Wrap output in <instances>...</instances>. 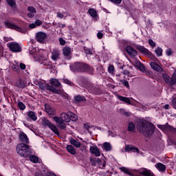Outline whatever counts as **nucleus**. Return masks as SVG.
<instances>
[{
  "mask_svg": "<svg viewBox=\"0 0 176 176\" xmlns=\"http://www.w3.org/2000/svg\"><path fill=\"white\" fill-rule=\"evenodd\" d=\"M138 129L141 133L146 135H151V134H153V131H155L153 124L141 119L138 120Z\"/></svg>",
  "mask_w": 176,
  "mask_h": 176,
  "instance_id": "obj_1",
  "label": "nucleus"
},
{
  "mask_svg": "<svg viewBox=\"0 0 176 176\" xmlns=\"http://www.w3.org/2000/svg\"><path fill=\"white\" fill-rule=\"evenodd\" d=\"M70 69L73 72L78 71L79 72H87V74H93L94 69L87 64L76 63L70 65Z\"/></svg>",
  "mask_w": 176,
  "mask_h": 176,
  "instance_id": "obj_2",
  "label": "nucleus"
},
{
  "mask_svg": "<svg viewBox=\"0 0 176 176\" xmlns=\"http://www.w3.org/2000/svg\"><path fill=\"white\" fill-rule=\"evenodd\" d=\"M16 152L22 157H29L31 155V148L24 143H21L16 146Z\"/></svg>",
  "mask_w": 176,
  "mask_h": 176,
  "instance_id": "obj_3",
  "label": "nucleus"
},
{
  "mask_svg": "<svg viewBox=\"0 0 176 176\" xmlns=\"http://www.w3.org/2000/svg\"><path fill=\"white\" fill-rule=\"evenodd\" d=\"M41 124L45 127H49L52 130V131H53V133L56 134V135H60V132L58 131L57 126L50 122L49 120L45 118H41Z\"/></svg>",
  "mask_w": 176,
  "mask_h": 176,
  "instance_id": "obj_4",
  "label": "nucleus"
},
{
  "mask_svg": "<svg viewBox=\"0 0 176 176\" xmlns=\"http://www.w3.org/2000/svg\"><path fill=\"white\" fill-rule=\"evenodd\" d=\"M38 87L41 90H48L55 94H60V91L47 83L38 82Z\"/></svg>",
  "mask_w": 176,
  "mask_h": 176,
  "instance_id": "obj_5",
  "label": "nucleus"
},
{
  "mask_svg": "<svg viewBox=\"0 0 176 176\" xmlns=\"http://www.w3.org/2000/svg\"><path fill=\"white\" fill-rule=\"evenodd\" d=\"M4 24L6 27V28H11V30H15V31H18L19 32L23 33L25 31L19 25L14 24V23H12L10 21H6L4 22Z\"/></svg>",
  "mask_w": 176,
  "mask_h": 176,
  "instance_id": "obj_6",
  "label": "nucleus"
},
{
  "mask_svg": "<svg viewBox=\"0 0 176 176\" xmlns=\"http://www.w3.org/2000/svg\"><path fill=\"white\" fill-rule=\"evenodd\" d=\"M8 47L11 50V52H14V53H20L21 52V47L19 43L15 42L8 43L7 44Z\"/></svg>",
  "mask_w": 176,
  "mask_h": 176,
  "instance_id": "obj_7",
  "label": "nucleus"
},
{
  "mask_svg": "<svg viewBox=\"0 0 176 176\" xmlns=\"http://www.w3.org/2000/svg\"><path fill=\"white\" fill-rule=\"evenodd\" d=\"M46 38H47V35L43 32L36 33V40L37 42H39V43H45V42H46Z\"/></svg>",
  "mask_w": 176,
  "mask_h": 176,
  "instance_id": "obj_8",
  "label": "nucleus"
},
{
  "mask_svg": "<svg viewBox=\"0 0 176 176\" xmlns=\"http://www.w3.org/2000/svg\"><path fill=\"white\" fill-rule=\"evenodd\" d=\"M158 129L164 131V133H168L170 131V133H176L175 128L170 126V125H157Z\"/></svg>",
  "mask_w": 176,
  "mask_h": 176,
  "instance_id": "obj_9",
  "label": "nucleus"
},
{
  "mask_svg": "<svg viewBox=\"0 0 176 176\" xmlns=\"http://www.w3.org/2000/svg\"><path fill=\"white\" fill-rule=\"evenodd\" d=\"M89 152H91L92 155H95L97 157L101 156V152H100V149H98L97 146H90Z\"/></svg>",
  "mask_w": 176,
  "mask_h": 176,
  "instance_id": "obj_10",
  "label": "nucleus"
},
{
  "mask_svg": "<svg viewBox=\"0 0 176 176\" xmlns=\"http://www.w3.org/2000/svg\"><path fill=\"white\" fill-rule=\"evenodd\" d=\"M125 151L126 152H134V153H141V155H142V153H141L140 151V149H138V148L134 146H132V145H126L125 146Z\"/></svg>",
  "mask_w": 176,
  "mask_h": 176,
  "instance_id": "obj_11",
  "label": "nucleus"
},
{
  "mask_svg": "<svg viewBox=\"0 0 176 176\" xmlns=\"http://www.w3.org/2000/svg\"><path fill=\"white\" fill-rule=\"evenodd\" d=\"M138 172L140 173V174H142V175L155 176V175H153V173H152V171L151 170L146 169L145 168H142L139 169Z\"/></svg>",
  "mask_w": 176,
  "mask_h": 176,
  "instance_id": "obj_12",
  "label": "nucleus"
},
{
  "mask_svg": "<svg viewBox=\"0 0 176 176\" xmlns=\"http://www.w3.org/2000/svg\"><path fill=\"white\" fill-rule=\"evenodd\" d=\"M35 176H57V175H56V174L49 170H43V172L38 170L36 173Z\"/></svg>",
  "mask_w": 176,
  "mask_h": 176,
  "instance_id": "obj_13",
  "label": "nucleus"
},
{
  "mask_svg": "<svg viewBox=\"0 0 176 176\" xmlns=\"http://www.w3.org/2000/svg\"><path fill=\"white\" fill-rule=\"evenodd\" d=\"M51 58L54 61H57L60 58V51L57 49H54L52 52Z\"/></svg>",
  "mask_w": 176,
  "mask_h": 176,
  "instance_id": "obj_14",
  "label": "nucleus"
},
{
  "mask_svg": "<svg viewBox=\"0 0 176 176\" xmlns=\"http://www.w3.org/2000/svg\"><path fill=\"white\" fill-rule=\"evenodd\" d=\"M150 65L152 69H153L154 71H156L157 72H160V73L163 72V69L157 63L155 62H151L150 63Z\"/></svg>",
  "mask_w": 176,
  "mask_h": 176,
  "instance_id": "obj_15",
  "label": "nucleus"
},
{
  "mask_svg": "<svg viewBox=\"0 0 176 176\" xmlns=\"http://www.w3.org/2000/svg\"><path fill=\"white\" fill-rule=\"evenodd\" d=\"M126 52L131 57H135L137 56V51L131 47V46H127L126 47Z\"/></svg>",
  "mask_w": 176,
  "mask_h": 176,
  "instance_id": "obj_16",
  "label": "nucleus"
},
{
  "mask_svg": "<svg viewBox=\"0 0 176 176\" xmlns=\"http://www.w3.org/2000/svg\"><path fill=\"white\" fill-rule=\"evenodd\" d=\"M45 112H47L48 115H52V116H54V115H56V110L53 107H50L49 104H45Z\"/></svg>",
  "mask_w": 176,
  "mask_h": 176,
  "instance_id": "obj_17",
  "label": "nucleus"
},
{
  "mask_svg": "<svg viewBox=\"0 0 176 176\" xmlns=\"http://www.w3.org/2000/svg\"><path fill=\"white\" fill-rule=\"evenodd\" d=\"M28 10L29 12V13H28V16L30 17V19H32L36 13V9L32 6H29Z\"/></svg>",
  "mask_w": 176,
  "mask_h": 176,
  "instance_id": "obj_18",
  "label": "nucleus"
},
{
  "mask_svg": "<svg viewBox=\"0 0 176 176\" xmlns=\"http://www.w3.org/2000/svg\"><path fill=\"white\" fill-rule=\"evenodd\" d=\"M19 140L21 142H24L25 144H30V140H28V137L23 132L19 134Z\"/></svg>",
  "mask_w": 176,
  "mask_h": 176,
  "instance_id": "obj_19",
  "label": "nucleus"
},
{
  "mask_svg": "<svg viewBox=\"0 0 176 176\" xmlns=\"http://www.w3.org/2000/svg\"><path fill=\"white\" fill-rule=\"evenodd\" d=\"M25 85H27V82L23 79L18 80L15 83V86L19 87V89H24V87H25Z\"/></svg>",
  "mask_w": 176,
  "mask_h": 176,
  "instance_id": "obj_20",
  "label": "nucleus"
},
{
  "mask_svg": "<svg viewBox=\"0 0 176 176\" xmlns=\"http://www.w3.org/2000/svg\"><path fill=\"white\" fill-rule=\"evenodd\" d=\"M30 54H32L34 58H36L37 56H39V48L32 47L30 49Z\"/></svg>",
  "mask_w": 176,
  "mask_h": 176,
  "instance_id": "obj_21",
  "label": "nucleus"
},
{
  "mask_svg": "<svg viewBox=\"0 0 176 176\" xmlns=\"http://www.w3.org/2000/svg\"><path fill=\"white\" fill-rule=\"evenodd\" d=\"M117 98L120 100V101H122L123 102H125V104H128V105L131 104V100L130 98L124 97V96H117Z\"/></svg>",
  "mask_w": 176,
  "mask_h": 176,
  "instance_id": "obj_22",
  "label": "nucleus"
},
{
  "mask_svg": "<svg viewBox=\"0 0 176 176\" xmlns=\"http://www.w3.org/2000/svg\"><path fill=\"white\" fill-rule=\"evenodd\" d=\"M60 118H62V120L65 122L66 123H69V111L67 113H62L60 114Z\"/></svg>",
  "mask_w": 176,
  "mask_h": 176,
  "instance_id": "obj_23",
  "label": "nucleus"
},
{
  "mask_svg": "<svg viewBox=\"0 0 176 176\" xmlns=\"http://www.w3.org/2000/svg\"><path fill=\"white\" fill-rule=\"evenodd\" d=\"M28 116L34 122H36L38 117L34 111H30L27 113Z\"/></svg>",
  "mask_w": 176,
  "mask_h": 176,
  "instance_id": "obj_24",
  "label": "nucleus"
},
{
  "mask_svg": "<svg viewBox=\"0 0 176 176\" xmlns=\"http://www.w3.org/2000/svg\"><path fill=\"white\" fill-rule=\"evenodd\" d=\"M39 25H42V21L36 19L34 23L29 25V28H36V27H39Z\"/></svg>",
  "mask_w": 176,
  "mask_h": 176,
  "instance_id": "obj_25",
  "label": "nucleus"
},
{
  "mask_svg": "<svg viewBox=\"0 0 176 176\" xmlns=\"http://www.w3.org/2000/svg\"><path fill=\"white\" fill-rule=\"evenodd\" d=\"M136 49H138V50L140 51L141 53H143L144 54H149V50H148V49L145 48L144 46L137 45Z\"/></svg>",
  "mask_w": 176,
  "mask_h": 176,
  "instance_id": "obj_26",
  "label": "nucleus"
},
{
  "mask_svg": "<svg viewBox=\"0 0 176 176\" xmlns=\"http://www.w3.org/2000/svg\"><path fill=\"white\" fill-rule=\"evenodd\" d=\"M50 85L52 86H56V87H60L61 86V83L58 82V80L56 78H52L50 80Z\"/></svg>",
  "mask_w": 176,
  "mask_h": 176,
  "instance_id": "obj_27",
  "label": "nucleus"
},
{
  "mask_svg": "<svg viewBox=\"0 0 176 176\" xmlns=\"http://www.w3.org/2000/svg\"><path fill=\"white\" fill-rule=\"evenodd\" d=\"M39 63L41 65H45V67H47V68L50 69L52 67V62H50L47 60H44L43 61H39Z\"/></svg>",
  "mask_w": 176,
  "mask_h": 176,
  "instance_id": "obj_28",
  "label": "nucleus"
},
{
  "mask_svg": "<svg viewBox=\"0 0 176 176\" xmlns=\"http://www.w3.org/2000/svg\"><path fill=\"white\" fill-rule=\"evenodd\" d=\"M66 149L69 153H71V155H76V150H75V148L72 145H67Z\"/></svg>",
  "mask_w": 176,
  "mask_h": 176,
  "instance_id": "obj_29",
  "label": "nucleus"
},
{
  "mask_svg": "<svg viewBox=\"0 0 176 176\" xmlns=\"http://www.w3.org/2000/svg\"><path fill=\"white\" fill-rule=\"evenodd\" d=\"M69 122L72 120V122H76L78 120V116L71 111H69Z\"/></svg>",
  "mask_w": 176,
  "mask_h": 176,
  "instance_id": "obj_30",
  "label": "nucleus"
},
{
  "mask_svg": "<svg viewBox=\"0 0 176 176\" xmlns=\"http://www.w3.org/2000/svg\"><path fill=\"white\" fill-rule=\"evenodd\" d=\"M120 171L122 173H124L125 174H128V175H133V173L130 171V170L126 167H120Z\"/></svg>",
  "mask_w": 176,
  "mask_h": 176,
  "instance_id": "obj_31",
  "label": "nucleus"
},
{
  "mask_svg": "<svg viewBox=\"0 0 176 176\" xmlns=\"http://www.w3.org/2000/svg\"><path fill=\"white\" fill-rule=\"evenodd\" d=\"M70 144L75 146V148L80 147V142L78 141L75 140L74 139L70 140Z\"/></svg>",
  "mask_w": 176,
  "mask_h": 176,
  "instance_id": "obj_32",
  "label": "nucleus"
},
{
  "mask_svg": "<svg viewBox=\"0 0 176 176\" xmlns=\"http://www.w3.org/2000/svg\"><path fill=\"white\" fill-rule=\"evenodd\" d=\"M156 168L159 170V171H165L166 170V166L162 163H158L155 165Z\"/></svg>",
  "mask_w": 176,
  "mask_h": 176,
  "instance_id": "obj_33",
  "label": "nucleus"
},
{
  "mask_svg": "<svg viewBox=\"0 0 176 176\" xmlns=\"http://www.w3.org/2000/svg\"><path fill=\"white\" fill-rule=\"evenodd\" d=\"M103 149H105L107 151H109L112 150V146L109 142H104L103 144Z\"/></svg>",
  "mask_w": 176,
  "mask_h": 176,
  "instance_id": "obj_34",
  "label": "nucleus"
},
{
  "mask_svg": "<svg viewBox=\"0 0 176 176\" xmlns=\"http://www.w3.org/2000/svg\"><path fill=\"white\" fill-rule=\"evenodd\" d=\"M54 122H56V123H58V124L64 123V121H63V118H61V116H60V117L58 116L54 117Z\"/></svg>",
  "mask_w": 176,
  "mask_h": 176,
  "instance_id": "obj_35",
  "label": "nucleus"
},
{
  "mask_svg": "<svg viewBox=\"0 0 176 176\" xmlns=\"http://www.w3.org/2000/svg\"><path fill=\"white\" fill-rule=\"evenodd\" d=\"M29 157L30 159V160L32 162V163H38V162H39V159L38 158V157L35 156V155H29Z\"/></svg>",
  "mask_w": 176,
  "mask_h": 176,
  "instance_id": "obj_36",
  "label": "nucleus"
},
{
  "mask_svg": "<svg viewBox=\"0 0 176 176\" xmlns=\"http://www.w3.org/2000/svg\"><path fill=\"white\" fill-rule=\"evenodd\" d=\"M75 101H77V102H80V101H86V98H85V96H77L74 97Z\"/></svg>",
  "mask_w": 176,
  "mask_h": 176,
  "instance_id": "obj_37",
  "label": "nucleus"
},
{
  "mask_svg": "<svg viewBox=\"0 0 176 176\" xmlns=\"http://www.w3.org/2000/svg\"><path fill=\"white\" fill-rule=\"evenodd\" d=\"M63 54L64 56H69L71 54V49L69 47H65L63 49Z\"/></svg>",
  "mask_w": 176,
  "mask_h": 176,
  "instance_id": "obj_38",
  "label": "nucleus"
},
{
  "mask_svg": "<svg viewBox=\"0 0 176 176\" xmlns=\"http://www.w3.org/2000/svg\"><path fill=\"white\" fill-rule=\"evenodd\" d=\"M162 78L164 79V80L166 82V83H170V80L171 79V78H170V76L166 74H162Z\"/></svg>",
  "mask_w": 176,
  "mask_h": 176,
  "instance_id": "obj_39",
  "label": "nucleus"
},
{
  "mask_svg": "<svg viewBox=\"0 0 176 176\" xmlns=\"http://www.w3.org/2000/svg\"><path fill=\"white\" fill-rule=\"evenodd\" d=\"M137 67L138 69H140V71H141L142 72H145V67L142 63H141L140 62L138 63Z\"/></svg>",
  "mask_w": 176,
  "mask_h": 176,
  "instance_id": "obj_40",
  "label": "nucleus"
},
{
  "mask_svg": "<svg viewBox=\"0 0 176 176\" xmlns=\"http://www.w3.org/2000/svg\"><path fill=\"white\" fill-rule=\"evenodd\" d=\"M6 2L11 8H16V1L14 0H6Z\"/></svg>",
  "mask_w": 176,
  "mask_h": 176,
  "instance_id": "obj_41",
  "label": "nucleus"
},
{
  "mask_svg": "<svg viewBox=\"0 0 176 176\" xmlns=\"http://www.w3.org/2000/svg\"><path fill=\"white\" fill-rule=\"evenodd\" d=\"M88 12L91 17L94 18L97 16V12L94 9L91 8L88 10Z\"/></svg>",
  "mask_w": 176,
  "mask_h": 176,
  "instance_id": "obj_42",
  "label": "nucleus"
},
{
  "mask_svg": "<svg viewBox=\"0 0 176 176\" xmlns=\"http://www.w3.org/2000/svg\"><path fill=\"white\" fill-rule=\"evenodd\" d=\"M155 53H156L157 56H162V54H163V50L158 47L155 50Z\"/></svg>",
  "mask_w": 176,
  "mask_h": 176,
  "instance_id": "obj_43",
  "label": "nucleus"
},
{
  "mask_svg": "<svg viewBox=\"0 0 176 176\" xmlns=\"http://www.w3.org/2000/svg\"><path fill=\"white\" fill-rule=\"evenodd\" d=\"M135 129V125L133 122H129V126H128V131H133Z\"/></svg>",
  "mask_w": 176,
  "mask_h": 176,
  "instance_id": "obj_44",
  "label": "nucleus"
},
{
  "mask_svg": "<svg viewBox=\"0 0 176 176\" xmlns=\"http://www.w3.org/2000/svg\"><path fill=\"white\" fill-rule=\"evenodd\" d=\"M109 74H111V75H113V72L115 71V67L113 65H110L108 67Z\"/></svg>",
  "mask_w": 176,
  "mask_h": 176,
  "instance_id": "obj_45",
  "label": "nucleus"
},
{
  "mask_svg": "<svg viewBox=\"0 0 176 176\" xmlns=\"http://www.w3.org/2000/svg\"><path fill=\"white\" fill-rule=\"evenodd\" d=\"M120 113H121L122 115H124V116H130V113L126 111L124 109H121L120 110Z\"/></svg>",
  "mask_w": 176,
  "mask_h": 176,
  "instance_id": "obj_46",
  "label": "nucleus"
},
{
  "mask_svg": "<svg viewBox=\"0 0 176 176\" xmlns=\"http://www.w3.org/2000/svg\"><path fill=\"white\" fill-rule=\"evenodd\" d=\"M172 105L173 107L176 109V95H173V98H172Z\"/></svg>",
  "mask_w": 176,
  "mask_h": 176,
  "instance_id": "obj_47",
  "label": "nucleus"
},
{
  "mask_svg": "<svg viewBox=\"0 0 176 176\" xmlns=\"http://www.w3.org/2000/svg\"><path fill=\"white\" fill-rule=\"evenodd\" d=\"M18 107L21 111H24V109H25V105L22 102L18 103Z\"/></svg>",
  "mask_w": 176,
  "mask_h": 176,
  "instance_id": "obj_48",
  "label": "nucleus"
},
{
  "mask_svg": "<svg viewBox=\"0 0 176 176\" xmlns=\"http://www.w3.org/2000/svg\"><path fill=\"white\" fill-rule=\"evenodd\" d=\"M12 70L14 72H20V67H19V65H13L12 66Z\"/></svg>",
  "mask_w": 176,
  "mask_h": 176,
  "instance_id": "obj_49",
  "label": "nucleus"
},
{
  "mask_svg": "<svg viewBox=\"0 0 176 176\" xmlns=\"http://www.w3.org/2000/svg\"><path fill=\"white\" fill-rule=\"evenodd\" d=\"M171 86H174V85H175L176 83V77H174L172 76V78L171 80H169L168 82Z\"/></svg>",
  "mask_w": 176,
  "mask_h": 176,
  "instance_id": "obj_50",
  "label": "nucleus"
},
{
  "mask_svg": "<svg viewBox=\"0 0 176 176\" xmlns=\"http://www.w3.org/2000/svg\"><path fill=\"white\" fill-rule=\"evenodd\" d=\"M81 152H85L87 147L84 144L80 143V146L79 147Z\"/></svg>",
  "mask_w": 176,
  "mask_h": 176,
  "instance_id": "obj_51",
  "label": "nucleus"
},
{
  "mask_svg": "<svg viewBox=\"0 0 176 176\" xmlns=\"http://www.w3.org/2000/svg\"><path fill=\"white\" fill-rule=\"evenodd\" d=\"M87 89L89 90V91L90 93H94V90H96V87H94V86L91 85L89 87H88Z\"/></svg>",
  "mask_w": 176,
  "mask_h": 176,
  "instance_id": "obj_52",
  "label": "nucleus"
},
{
  "mask_svg": "<svg viewBox=\"0 0 176 176\" xmlns=\"http://www.w3.org/2000/svg\"><path fill=\"white\" fill-rule=\"evenodd\" d=\"M110 2H112L113 3H116V5H120L122 3V0H109Z\"/></svg>",
  "mask_w": 176,
  "mask_h": 176,
  "instance_id": "obj_53",
  "label": "nucleus"
},
{
  "mask_svg": "<svg viewBox=\"0 0 176 176\" xmlns=\"http://www.w3.org/2000/svg\"><path fill=\"white\" fill-rule=\"evenodd\" d=\"M148 44L150 46H152V47H155L156 46V43H155L152 39L148 40Z\"/></svg>",
  "mask_w": 176,
  "mask_h": 176,
  "instance_id": "obj_54",
  "label": "nucleus"
},
{
  "mask_svg": "<svg viewBox=\"0 0 176 176\" xmlns=\"http://www.w3.org/2000/svg\"><path fill=\"white\" fill-rule=\"evenodd\" d=\"M85 52L86 54H89L90 56H91V54H93V51H91L89 49H85Z\"/></svg>",
  "mask_w": 176,
  "mask_h": 176,
  "instance_id": "obj_55",
  "label": "nucleus"
},
{
  "mask_svg": "<svg viewBox=\"0 0 176 176\" xmlns=\"http://www.w3.org/2000/svg\"><path fill=\"white\" fill-rule=\"evenodd\" d=\"M63 82L65 83L66 85H72V82L69 81V80L68 79H64Z\"/></svg>",
  "mask_w": 176,
  "mask_h": 176,
  "instance_id": "obj_56",
  "label": "nucleus"
},
{
  "mask_svg": "<svg viewBox=\"0 0 176 176\" xmlns=\"http://www.w3.org/2000/svg\"><path fill=\"white\" fill-rule=\"evenodd\" d=\"M84 127L85 129H86V130H87V131H89V130L91 129V126L89 124H85Z\"/></svg>",
  "mask_w": 176,
  "mask_h": 176,
  "instance_id": "obj_57",
  "label": "nucleus"
},
{
  "mask_svg": "<svg viewBox=\"0 0 176 176\" xmlns=\"http://www.w3.org/2000/svg\"><path fill=\"white\" fill-rule=\"evenodd\" d=\"M166 53L167 56H171L173 52L171 51V49H168L166 50Z\"/></svg>",
  "mask_w": 176,
  "mask_h": 176,
  "instance_id": "obj_58",
  "label": "nucleus"
},
{
  "mask_svg": "<svg viewBox=\"0 0 176 176\" xmlns=\"http://www.w3.org/2000/svg\"><path fill=\"white\" fill-rule=\"evenodd\" d=\"M59 127L62 130H64V129H65V127H66L65 124H64V122H62L61 124H59Z\"/></svg>",
  "mask_w": 176,
  "mask_h": 176,
  "instance_id": "obj_59",
  "label": "nucleus"
},
{
  "mask_svg": "<svg viewBox=\"0 0 176 176\" xmlns=\"http://www.w3.org/2000/svg\"><path fill=\"white\" fill-rule=\"evenodd\" d=\"M59 42L62 46H64V45H65V40L61 38L59 39Z\"/></svg>",
  "mask_w": 176,
  "mask_h": 176,
  "instance_id": "obj_60",
  "label": "nucleus"
},
{
  "mask_svg": "<svg viewBox=\"0 0 176 176\" xmlns=\"http://www.w3.org/2000/svg\"><path fill=\"white\" fill-rule=\"evenodd\" d=\"M19 67H20V69H23V70L25 69V67H26L25 64H24V63H20Z\"/></svg>",
  "mask_w": 176,
  "mask_h": 176,
  "instance_id": "obj_61",
  "label": "nucleus"
},
{
  "mask_svg": "<svg viewBox=\"0 0 176 176\" xmlns=\"http://www.w3.org/2000/svg\"><path fill=\"white\" fill-rule=\"evenodd\" d=\"M97 36L98 38V39H101L102 38V36H104V34L102 32H98L97 34Z\"/></svg>",
  "mask_w": 176,
  "mask_h": 176,
  "instance_id": "obj_62",
  "label": "nucleus"
},
{
  "mask_svg": "<svg viewBox=\"0 0 176 176\" xmlns=\"http://www.w3.org/2000/svg\"><path fill=\"white\" fill-rule=\"evenodd\" d=\"M57 17L59 19H64V14H63L61 12H57Z\"/></svg>",
  "mask_w": 176,
  "mask_h": 176,
  "instance_id": "obj_63",
  "label": "nucleus"
},
{
  "mask_svg": "<svg viewBox=\"0 0 176 176\" xmlns=\"http://www.w3.org/2000/svg\"><path fill=\"white\" fill-rule=\"evenodd\" d=\"M122 83H123V85H124V86H126V87H129V81H126V80H124L123 82H122Z\"/></svg>",
  "mask_w": 176,
  "mask_h": 176,
  "instance_id": "obj_64",
  "label": "nucleus"
}]
</instances>
